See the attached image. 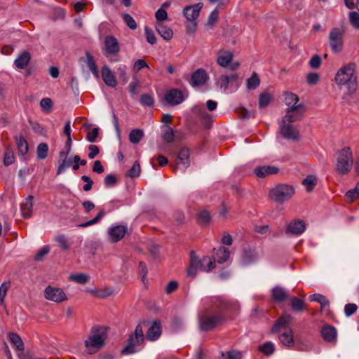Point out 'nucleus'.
Here are the masks:
<instances>
[{"instance_id":"f257e3e1","label":"nucleus","mask_w":359,"mask_h":359,"mask_svg":"<svg viewBox=\"0 0 359 359\" xmlns=\"http://www.w3.org/2000/svg\"><path fill=\"white\" fill-rule=\"evenodd\" d=\"M107 337V329L105 327L97 326L93 327L87 339L84 341L86 352L90 355L98 352L104 346Z\"/></svg>"},{"instance_id":"f03ea898","label":"nucleus","mask_w":359,"mask_h":359,"mask_svg":"<svg viewBox=\"0 0 359 359\" xmlns=\"http://www.w3.org/2000/svg\"><path fill=\"white\" fill-rule=\"evenodd\" d=\"M334 80L338 86H346L349 95L353 94L357 90L355 65L349 63L341 67L337 71Z\"/></svg>"},{"instance_id":"7ed1b4c3","label":"nucleus","mask_w":359,"mask_h":359,"mask_svg":"<svg viewBox=\"0 0 359 359\" xmlns=\"http://www.w3.org/2000/svg\"><path fill=\"white\" fill-rule=\"evenodd\" d=\"M291 320V316L285 314L278 318L271 329L273 332H280L278 338L281 344L287 346H292L294 342L292 330L287 327Z\"/></svg>"},{"instance_id":"20e7f679","label":"nucleus","mask_w":359,"mask_h":359,"mask_svg":"<svg viewBox=\"0 0 359 359\" xmlns=\"http://www.w3.org/2000/svg\"><path fill=\"white\" fill-rule=\"evenodd\" d=\"M144 341V334L142 327L137 325L134 332L129 335L128 343L123 348V354L130 355L137 352Z\"/></svg>"},{"instance_id":"39448f33","label":"nucleus","mask_w":359,"mask_h":359,"mask_svg":"<svg viewBox=\"0 0 359 359\" xmlns=\"http://www.w3.org/2000/svg\"><path fill=\"white\" fill-rule=\"evenodd\" d=\"M353 163V153L350 147L344 148L337 154L336 169L339 174L348 173Z\"/></svg>"},{"instance_id":"423d86ee","label":"nucleus","mask_w":359,"mask_h":359,"mask_svg":"<svg viewBox=\"0 0 359 359\" xmlns=\"http://www.w3.org/2000/svg\"><path fill=\"white\" fill-rule=\"evenodd\" d=\"M215 85L223 93L236 91L240 86L237 74H222L215 80Z\"/></svg>"},{"instance_id":"0eeeda50","label":"nucleus","mask_w":359,"mask_h":359,"mask_svg":"<svg viewBox=\"0 0 359 359\" xmlns=\"http://www.w3.org/2000/svg\"><path fill=\"white\" fill-rule=\"evenodd\" d=\"M294 194V187L285 184H278L272 188L269 191L271 198L280 203L290 200Z\"/></svg>"},{"instance_id":"6e6552de","label":"nucleus","mask_w":359,"mask_h":359,"mask_svg":"<svg viewBox=\"0 0 359 359\" xmlns=\"http://www.w3.org/2000/svg\"><path fill=\"white\" fill-rule=\"evenodd\" d=\"M233 55L229 50H220L217 52L216 62L217 64L224 68L229 67L231 71L236 70L239 66L240 62L238 61H233Z\"/></svg>"},{"instance_id":"1a4fd4ad","label":"nucleus","mask_w":359,"mask_h":359,"mask_svg":"<svg viewBox=\"0 0 359 359\" xmlns=\"http://www.w3.org/2000/svg\"><path fill=\"white\" fill-rule=\"evenodd\" d=\"M190 263L198 270L205 272H209L215 267V261L213 258L204 257L201 260L198 259L194 251L190 253Z\"/></svg>"},{"instance_id":"9d476101","label":"nucleus","mask_w":359,"mask_h":359,"mask_svg":"<svg viewBox=\"0 0 359 359\" xmlns=\"http://www.w3.org/2000/svg\"><path fill=\"white\" fill-rule=\"evenodd\" d=\"M329 41L332 50L338 53H340L343 47V33L339 28H333L329 34Z\"/></svg>"},{"instance_id":"9b49d317","label":"nucleus","mask_w":359,"mask_h":359,"mask_svg":"<svg viewBox=\"0 0 359 359\" xmlns=\"http://www.w3.org/2000/svg\"><path fill=\"white\" fill-rule=\"evenodd\" d=\"M221 320L222 318L217 316L200 315L198 316L199 329L202 331H209L217 325Z\"/></svg>"},{"instance_id":"f8f14e48","label":"nucleus","mask_w":359,"mask_h":359,"mask_svg":"<svg viewBox=\"0 0 359 359\" xmlns=\"http://www.w3.org/2000/svg\"><path fill=\"white\" fill-rule=\"evenodd\" d=\"M304 112V105L302 104L297 106H292L287 109L286 115L283 118L285 122L293 123L300 120Z\"/></svg>"},{"instance_id":"ddd939ff","label":"nucleus","mask_w":359,"mask_h":359,"mask_svg":"<svg viewBox=\"0 0 359 359\" xmlns=\"http://www.w3.org/2000/svg\"><path fill=\"white\" fill-rule=\"evenodd\" d=\"M279 132L285 139L290 140H297L299 137L298 130L283 120L279 123Z\"/></svg>"},{"instance_id":"4468645a","label":"nucleus","mask_w":359,"mask_h":359,"mask_svg":"<svg viewBox=\"0 0 359 359\" xmlns=\"http://www.w3.org/2000/svg\"><path fill=\"white\" fill-rule=\"evenodd\" d=\"M203 6V4L201 2L187 6L183 8L182 14L189 22L197 21Z\"/></svg>"},{"instance_id":"2eb2a0df","label":"nucleus","mask_w":359,"mask_h":359,"mask_svg":"<svg viewBox=\"0 0 359 359\" xmlns=\"http://www.w3.org/2000/svg\"><path fill=\"white\" fill-rule=\"evenodd\" d=\"M46 299L60 303L67 299V296L62 289L59 287H46Z\"/></svg>"},{"instance_id":"dca6fc26","label":"nucleus","mask_w":359,"mask_h":359,"mask_svg":"<svg viewBox=\"0 0 359 359\" xmlns=\"http://www.w3.org/2000/svg\"><path fill=\"white\" fill-rule=\"evenodd\" d=\"M128 228L124 225L110 226L107 230L109 239L112 243L121 241L127 232Z\"/></svg>"},{"instance_id":"f3484780","label":"nucleus","mask_w":359,"mask_h":359,"mask_svg":"<svg viewBox=\"0 0 359 359\" xmlns=\"http://www.w3.org/2000/svg\"><path fill=\"white\" fill-rule=\"evenodd\" d=\"M165 101L170 105H178L185 99L182 91L177 89H171L165 95Z\"/></svg>"},{"instance_id":"a211bd4d","label":"nucleus","mask_w":359,"mask_h":359,"mask_svg":"<svg viewBox=\"0 0 359 359\" xmlns=\"http://www.w3.org/2000/svg\"><path fill=\"white\" fill-rule=\"evenodd\" d=\"M104 44L107 55H116L120 51L118 40L114 36H107L104 39Z\"/></svg>"},{"instance_id":"6ab92c4d","label":"nucleus","mask_w":359,"mask_h":359,"mask_svg":"<svg viewBox=\"0 0 359 359\" xmlns=\"http://www.w3.org/2000/svg\"><path fill=\"white\" fill-rule=\"evenodd\" d=\"M208 78L205 70L203 69H198L191 75V85L193 87L201 86L206 82Z\"/></svg>"},{"instance_id":"aec40b11","label":"nucleus","mask_w":359,"mask_h":359,"mask_svg":"<svg viewBox=\"0 0 359 359\" xmlns=\"http://www.w3.org/2000/svg\"><path fill=\"white\" fill-rule=\"evenodd\" d=\"M189 155L190 151L189 149L183 148L180 151L177 161V169H181L184 172L189 166Z\"/></svg>"},{"instance_id":"412c9836","label":"nucleus","mask_w":359,"mask_h":359,"mask_svg":"<svg viewBox=\"0 0 359 359\" xmlns=\"http://www.w3.org/2000/svg\"><path fill=\"white\" fill-rule=\"evenodd\" d=\"M306 229L305 223L300 219L291 222L286 228V233L294 235L302 234Z\"/></svg>"},{"instance_id":"4be33fe9","label":"nucleus","mask_w":359,"mask_h":359,"mask_svg":"<svg viewBox=\"0 0 359 359\" xmlns=\"http://www.w3.org/2000/svg\"><path fill=\"white\" fill-rule=\"evenodd\" d=\"M321 334L323 339L327 342H335L337 341V329L331 325L324 326L321 329Z\"/></svg>"},{"instance_id":"5701e85b","label":"nucleus","mask_w":359,"mask_h":359,"mask_svg":"<svg viewBox=\"0 0 359 359\" xmlns=\"http://www.w3.org/2000/svg\"><path fill=\"white\" fill-rule=\"evenodd\" d=\"M271 295L276 302H282L290 296V292L280 286H276L271 290Z\"/></svg>"},{"instance_id":"b1692460","label":"nucleus","mask_w":359,"mask_h":359,"mask_svg":"<svg viewBox=\"0 0 359 359\" xmlns=\"http://www.w3.org/2000/svg\"><path fill=\"white\" fill-rule=\"evenodd\" d=\"M157 33L166 41L170 40L173 36V32L171 28L163 24H154Z\"/></svg>"},{"instance_id":"393cba45","label":"nucleus","mask_w":359,"mask_h":359,"mask_svg":"<svg viewBox=\"0 0 359 359\" xmlns=\"http://www.w3.org/2000/svg\"><path fill=\"white\" fill-rule=\"evenodd\" d=\"M161 334V327L159 322L155 321L148 329L147 338L149 341H155L159 338Z\"/></svg>"},{"instance_id":"a878e982","label":"nucleus","mask_w":359,"mask_h":359,"mask_svg":"<svg viewBox=\"0 0 359 359\" xmlns=\"http://www.w3.org/2000/svg\"><path fill=\"white\" fill-rule=\"evenodd\" d=\"M278 172V168L275 166L264 165L257 167L254 170L255 174L259 177H265L269 175L276 174Z\"/></svg>"},{"instance_id":"bb28decb","label":"nucleus","mask_w":359,"mask_h":359,"mask_svg":"<svg viewBox=\"0 0 359 359\" xmlns=\"http://www.w3.org/2000/svg\"><path fill=\"white\" fill-rule=\"evenodd\" d=\"M102 76L104 82L106 85L110 87H114L116 85V80L113 75L111 69L107 67L104 66L102 69Z\"/></svg>"},{"instance_id":"cd10ccee","label":"nucleus","mask_w":359,"mask_h":359,"mask_svg":"<svg viewBox=\"0 0 359 359\" xmlns=\"http://www.w3.org/2000/svg\"><path fill=\"white\" fill-rule=\"evenodd\" d=\"M258 259L257 254L253 250H245L241 257V263L246 266L255 262Z\"/></svg>"},{"instance_id":"c85d7f7f","label":"nucleus","mask_w":359,"mask_h":359,"mask_svg":"<svg viewBox=\"0 0 359 359\" xmlns=\"http://www.w3.org/2000/svg\"><path fill=\"white\" fill-rule=\"evenodd\" d=\"M31 59L30 53L24 51L20 53L14 61V64L18 69H25Z\"/></svg>"},{"instance_id":"c756f323","label":"nucleus","mask_w":359,"mask_h":359,"mask_svg":"<svg viewBox=\"0 0 359 359\" xmlns=\"http://www.w3.org/2000/svg\"><path fill=\"white\" fill-rule=\"evenodd\" d=\"M49 18L53 21L62 20L65 18V12L60 7H50L49 8Z\"/></svg>"},{"instance_id":"7c9ffc66","label":"nucleus","mask_w":359,"mask_h":359,"mask_svg":"<svg viewBox=\"0 0 359 359\" xmlns=\"http://www.w3.org/2000/svg\"><path fill=\"white\" fill-rule=\"evenodd\" d=\"M90 292L97 298H104L112 295L114 293L113 288L107 287L102 289L90 290Z\"/></svg>"},{"instance_id":"2f4dec72","label":"nucleus","mask_w":359,"mask_h":359,"mask_svg":"<svg viewBox=\"0 0 359 359\" xmlns=\"http://www.w3.org/2000/svg\"><path fill=\"white\" fill-rule=\"evenodd\" d=\"M32 196L29 198L26 199L25 202L21 204V212L22 216L25 218H29L32 215Z\"/></svg>"},{"instance_id":"473e14b6","label":"nucleus","mask_w":359,"mask_h":359,"mask_svg":"<svg viewBox=\"0 0 359 359\" xmlns=\"http://www.w3.org/2000/svg\"><path fill=\"white\" fill-rule=\"evenodd\" d=\"M144 135V131L141 129H133L129 133V140L133 144H138Z\"/></svg>"},{"instance_id":"72a5a7b5","label":"nucleus","mask_w":359,"mask_h":359,"mask_svg":"<svg viewBox=\"0 0 359 359\" xmlns=\"http://www.w3.org/2000/svg\"><path fill=\"white\" fill-rule=\"evenodd\" d=\"M317 183V177L313 175H309L302 181V184L306 187L307 191H311Z\"/></svg>"},{"instance_id":"f704fd0d","label":"nucleus","mask_w":359,"mask_h":359,"mask_svg":"<svg viewBox=\"0 0 359 359\" xmlns=\"http://www.w3.org/2000/svg\"><path fill=\"white\" fill-rule=\"evenodd\" d=\"M15 141L18 147V151L20 154L24 156L28 151L29 147L27 141L22 136H16Z\"/></svg>"},{"instance_id":"c9c22d12","label":"nucleus","mask_w":359,"mask_h":359,"mask_svg":"<svg viewBox=\"0 0 359 359\" xmlns=\"http://www.w3.org/2000/svg\"><path fill=\"white\" fill-rule=\"evenodd\" d=\"M309 299L311 302H318L323 309L328 307L330 305L329 300L324 295L318 293L311 295Z\"/></svg>"},{"instance_id":"e433bc0d","label":"nucleus","mask_w":359,"mask_h":359,"mask_svg":"<svg viewBox=\"0 0 359 359\" xmlns=\"http://www.w3.org/2000/svg\"><path fill=\"white\" fill-rule=\"evenodd\" d=\"M218 263H224L229 258V251L224 247L219 248L215 252Z\"/></svg>"},{"instance_id":"4c0bfd02","label":"nucleus","mask_w":359,"mask_h":359,"mask_svg":"<svg viewBox=\"0 0 359 359\" xmlns=\"http://www.w3.org/2000/svg\"><path fill=\"white\" fill-rule=\"evenodd\" d=\"M10 341L20 351H23L25 348L24 342L20 337L15 333L9 334Z\"/></svg>"},{"instance_id":"58836bf2","label":"nucleus","mask_w":359,"mask_h":359,"mask_svg":"<svg viewBox=\"0 0 359 359\" xmlns=\"http://www.w3.org/2000/svg\"><path fill=\"white\" fill-rule=\"evenodd\" d=\"M260 84V79L257 73L254 72L252 75L247 79L246 86L248 90L256 89Z\"/></svg>"},{"instance_id":"ea45409f","label":"nucleus","mask_w":359,"mask_h":359,"mask_svg":"<svg viewBox=\"0 0 359 359\" xmlns=\"http://www.w3.org/2000/svg\"><path fill=\"white\" fill-rule=\"evenodd\" d=\"M155 19L154 24H163L168 19L167 11L163 8H159L155 13Z\"/></svg>"},{"instance_id":"a19ab883","label":"nucleus","mask_w":359,"mask_h":359,"mask_svg":"<svg viewBox=\"0 0 359 359\" xmlns=\"http://www.w3.org/2000/svg\"><path fill=\"white\" fill-rule=\"evenodd\" d=\"M69 278L78 284H85L89 280L90 277L86 273H75L71 274Z\"/></svg>"},{"instance_id":"79ce46f5","label":"nucleus","mask_w":359,"mask_h":359,"mask_svg":"<svg viewBox=\"0 0 359 359\" xmlns=\"http://www.w3.org/2000/svg\"><path fill=\"white\" fill-rule=\"evenodd\" d=\"M163 139L167 143H171L174 141L175 133L170 126H165L163 128Z\"/></svg>"},{"instance_id":"37998d69","label":"nucleus","mask_w":359,"mask_h":359,"mask_svg":"<svg viewBox=\"0 0 359 359\" xmlns=\"http://www.w3.org/2000/svg\"><path fill=\"white\" fill-rule=\"evenodd\" d=\"M291 306L295 311L301 312L304 309V302L297 297L291 298Z\"/></svg>"},{"instance_id":"c03bdc74","label":"nucleus","mask_w":359,"mask_h":359,"mask_svg":"<svg viewBox=\"0 0 359 359\" xmlns=\"http://www.w3.org/2000/svg\"><path fill=\"white\" fill-rule=\"evenodd\" d=\"M86 59H87V65H88L89 69L92 72V73L95 76H98L97 67L95 64L93 57L88 52L86 53Z\"/></svg>"},{"instance_id":"a18cd8bd","label":"nucleus","mask_w":359,"mask_h":359,"mask_svg":"<svg viewBox=\"0 0 359 359\" xmlns=\"http://www.w3.org/2000/svg\"><path fill=\"white\" fill-rule=\"evenodd\" d=\"M285 102L287 105L290 106L291 105L292 106H297V104H296L299 100V97L298 96L294 94V93H288V92H286L285 93Z\"/></svg>"},{"instance_id":"49530a36","label":"nucleus","mask_w":359,"mask_h":359,"mask_svg":"<svg viewBox=\"0 0 359 359\" xmlns=\"http://www.w3.org/2000/svg\"><path fill=\"white\" fill-rule=\"evenodd\" d=\"M122 18L126 25L132 30H135L137 27V25L135 19L128 13H123Z\"/></svg>"},{"instance_id":"de8ad7c7","label":"nucleus","mask_w":359,"mask_h":359,"mask_svg":"<svg viewBox=\"0 0 359 359\" xmlns=\"http://www.w3.org/2000/svg\"><path fill=\"white\" fill-rule=\"evenodd\" d=\"M259 350L265 355H271L274 352V344L271 341L264 343L259 346Z\"/></svg>"},{"instance_id":"09e8293b","label":"nucleus","mask_w":359,"mask_h":359,"mask_svg":"<svg viewBox=\"0 0 359 359\" xmlns=\"http://www.w3.org/2000/svg\"><path fill=\"white\" fill-rule=\"evenodd\" d=\"M11 285L10 281H6L0 285V304L1 305L4 304L5 297L8 290L11 287Z\"/></svg>"},{"instance_id":"8fccbe9b","label":"nucleus","mask_w":359,"mask_h":359,"mask_svg":"<svg viewBox=\"0 0 359 359\" xmlns=\"http://www.w3.org/2000/svg\"><path fill=\"white\" fill-rule=\"evenodd\" d=\"M104 214H105L104 211L101 210L95 218H93L86 222L80 224L77 226L80 227V228H85V227L91 226V225H93V224L97 223L104 217Z\"/></svg>"},{"instance_id":"3c124183","label":"nucleus","mask_w":359,"mask_h":359,"mask_svg":"<svg viewBox=\"0 0 359 359\" xmlns=\"http://www.w3.org/2000/svg\"><path fill=\"white\" fill-rule=\"evenodd\" d=\"M345 196L349 201H353L359 197V182L354 189H350L346 193Z\"/></svg>"},{"instance_id":"603ef678","label":"nucleus","mask_w":359,"mask_h":359,"mask_svg":"<svg viewBox=\"0 0 359 359\" xmlns=\"http://www.w3.org/2000/svg\"><path fill=\"white\" fill-rule=\"evenodd\" d=\"M271 100V96L269 93H262L259 97V106L260 108L268 106Z\"/></svg>"},{"instance_id":"864d4df0","label":"nucleus","mask_w":359,"mask_h":359,"mask_svg":"<svg viewBox=\"0 0 359 359\" xmlns=\"http://www.w3.org/2000/svg\"><path fill=\"white\" fill-rule=\"evenodd\" d=\"M141 171L140 165L138 161H135L131 168L128 171L127 175L130 177H136L140 175Z\"/></svg>"},{"instance_id":"5fc2aeb1","label":"nucleus","mask_w":359,"mask_h":359,"mask_svg":"<svg viewBox=\"0 0 359 359\" xmlns=\"http://www.w3.org/2000/svg\"><path fill=\"white\" fill-rule=\"evenodd\" d=\"M144 32L147 42L151 45L155 44L156 43V37L154 31L149 27L146 26L144 27Z\"/></svg>"},{"instance_id":"6e6d98bb","label":"nucleus","mask_w":359,"mask_h":359,"mask_svg":"<svg viewBox=\"0 0 359 359\" xmlns=\"http://www.w3.org/2000/svg\"><path fill=\"white\" fill-rule=\"evenodd\" d=\"M15 162V157L13 151L8 148L4 155V163L6 166H8Z\"/></svg>"},{"instance_id":"4d7b16f0","label":"nucleus","mask_w":359,"mask_h":359,"mask_svg":"<svg viewBox=\"0 0 359 359\" xmlns=\"http://www.w3.org/2000/svg\"><path fill=\"white\" fill-rule=\"evenodd\" d=\"M349 20L351 24L355 28L359 29V13L355 11L350 12Z\"/></svg>"},{"instance_id":"13d9d810","label":"nucleus","mask_w":359,"mask_h":359,"mask_svg":"<svg viewBox=\"0 0 359 359\" xmlns=\"http://www.w3.org/2000/svg\"><path fill=\"white\" fill-rule=\"evenodd\" d=\"M140 102L144 106L151 107L154 104V98L150 95L144 94L140 97Z\"/></svg>"},{"instance_id":"bf43d9fd","label":"nucleus","mask_w":359,"mask_h":359,"mask_svg":"<svg viewBox=\"0 0 359 359\" xmlns=\"http://www.w3.org/2000/svg\"><path fill=\"white\" fill-rule=\"evenodd\" d=\"M198 219L203 224H208L210 220V216L207 210H203L198 212Z\"/></svg>"},{"instance_id":"052dcab7","label":"nucleus","mask_w":359,"mask_h":359,"mask_svg":"<svg viewBox=\"0 0 359 359\" xmlns=\"http://www.w3.org/2000/svg\"><path fill=\"white\" fill-rule=\"evenodd\" d=\"M144 67H149L148 64L147 62L143 59H138L136 60L133 65V70L135 72H138L140 70Z\"/></svg>"},{"instance_id":"680f3d73","label":"nucleus","mask_w":359,"mask_h":359,"mask_svg":"<svg viewBox=\"0 0 359 359\" xmlns=\"http://www.w3.org/2000/svg\"><path fill=\"white\" fill-rule=\"evenodd\" d=\"M99 134V128H94L92 130L89 131L86 136V140L89 142H95Z\"/></svg>"},{"instance_id":"e2e57ef3","label":"nucleus","mask_w":359,"mask_h":359,"mask_svg":"<svg viewBox=\"0 0 359 359\" xmlns=\"http://www.w3.org/2000/svg\"><path fill=\"white\" fill-rule=\"evenodd\" d=\"M72 165V163L70 160L64 159L60 163L58 168L57 174L60 175L62 172H64L67 168H69Z\"/></svg>"},{"instance_id":"0e129e2a","label":"nucleus","mask_w":359,"mask_h":359,"mask_svg":"<svg viewBox=\"0 0 359 359\" xmlns=\"http://www.w3.org/2000/svg\"><path fill=\"white\" fill-rule=\"evenodd\" d=\"M320 76L318 73H310L307 75L306 82L309 85H316L319 81Z\"/></svg>"},{"instance_id":"69168bd1","label":"nucleus","mask_w":359,"mask_h":359,"mask_svg":"<svg viewBox=\"0 0 359 359\" xmlns=\"http://www.w3.org/2000/svg\"><path fill=\"white\" fill-rule=\"evenodd\" d=\"M55 241L63 250H68L69 246L64 235H59L55 237Z\"/></svg>"},{"instance_id":"338daca9","label":"nucleus","mask_w":359,"mask_h":359,"mask_svg":"<svg viewBox=\"0 0 359 359\" xmlns=\"http://www.w3.org/2000/svg\"><path fill=\"white\" fill-rule=\"evenodd\" d=\"M321 64V58L317 55H313L309 61V65L313 69H318L320 66Z\"/></svg>"},{"instance_id":"774afa93","label":"nucleus","mask_w":359,"mask_h":359,"mask_svg":"<svg viewBox=\"0 0 359 359\" xmlns=\"http://www.w3.org/2000/svg\"><path fill=\"white\" fill-rule=\"evenodd\" d=\"M357 306L355 304H347L344 307V312L346 316H352L357 310Z\"/></svg>"}]
</instances>
